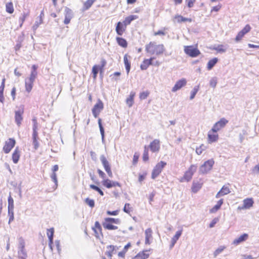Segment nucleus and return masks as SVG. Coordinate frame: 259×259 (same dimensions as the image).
<instances>
[{
    "instance_id": "obj_1",
    "label": "nucleus",
    "mask_w": 259,
    "mask_h": 259,
    "mask_svg": "<svg viewBox=\"0 0 259 259\" xmlns=\"http://www.w3.org/2000/svg\"><path fill=\"white\" fill-rule=\"evenodd\" d=\"M146 52L150 55H160L165 51V48L163 44L157 45L154 41H150L145 46Z\"/></svg>"
},
{
    "instance_id": "obj_2",
    "label": "nucleus",
    "mask_w": 259,
    "mask_h": 259,
    "mask_svg": "<svg viewBox=\"0 0 259 259\" xmlns=\"http://www.w3.org/2000/svg\"><path fill=\"white\" fill-rule=\"evenodd\" d=\"M18 255L19 259H26L27 252L25 249V241L22 237L19 238Z\"/></svg>"
},
{
    "instance_id": "obj_3",
    "label": "nucleus",
    "mask_w": 259,
    "mask_h": 259,
    "mask_svg": "<svg viewBox=\"0 0 259 259\" xmlns=\"http://www.w3.org/2000/svg\"><path fill=\"white\" fill-rule=\"evenodd\" d=\"M214 161L213 159H209L206 161L199 168V172L201 174H205L209 172L212 168Z\"/></svg>"
},
{
    "instance_id": "obj_4",
    "label": "nucleus",
    "mask_w": 259,
    "mask_h": 259,
    "mask_svg": "<svg viewBox=\"0 0 259 259\" xmlns=\"http://www.w3.org/2000/svg\"><path fill=\"white\" fill-rule=\"evenodd\" d=\"M166 165V163L164 161H161L158 163L154 167L152 172L151 178L152 179H155L161 172L162 169Z\"/></svg>"
},
{
    "instance_id": "obj_5",
    "label": "nucleus",
    "mask_w": 259,
    "mask_h": 259,
    "mask_svg": "<svg viewBox=\"0 0 259 259\" xmlns=\"http://www.w3.org/2000/svg\"><path fill=\"white\" fill-rule=\"evenodd\" d=\"M184 52L191 57H196L200 54L199 50L193 46H185Z\"/></svg>"
},
{
    "instance_id": "obj_6",
    "label": "nucleus",
    "mask_w": 259,
    "mask_h": 259,
    "mask_svg": "<svg viewBox=\"0 0 259 259\" xmlns=\"http://www.w3.org/2000/svg\"><path fill=\"white\" fill-rule=\"evenodd\" d=\"M228 123V120L225 118H222L213 125L211 131L213 133H217L221 129L224 128Z\"/></svg>"
},
{
    "instance_id": "obj_7",
    "label": "nucleus",
    "mask_w": 259,
    "mask_h": 259,
    "mask_svg": "<svg viewBox=\"0 0 259 259\" xmlns=\"http://www.w3.org/2000/svg\"><path fill=\"white\" fill-rule=\"evenodd\" d=\"M100 159L109 177L112 178L113 177V175L109 162L104 155H101Z\"/></svg>"
},
{
    "instance_id": "obj_8",
    "label": "nucleus",
    "mask_w": 259,
    "mask_h": 259,
    "mask_svg": "<svg viewBox=\"0 0 259 259\" xmlns=\"http://www.w3.org/2000/svg\"><path fill=\"white\" fill-rule=\"evenodd\" d=\"M16 144V141L14 138H9L8 141L5 142V144L3 147V151L5 153H9L14 148Z\"/></svg>"
},
{
    "instance_id": "obj_9",
    "label": "nucleus",
    "mask_w": 259,
    "mask_h": 259,
    "mask_svg": "<svg viewBox=\"0 0 259 259\" xmlns=\"http://www.w3.org/2000/svg\"><path fill=\"white\" fill-rule=\"evenodd\" d=\"M24 113V106H21L18 110L15 111V120L18 126L21 124L23 120L22 114Z\"/></svg>"
},
{
    "instance_id": "obj_10",
    "label": "nucleus",
    "mask_w": 259,
    "mask_h": 259,
    "mask_svg": "<svg viewBox=\"0 0 259 259\" xmlns=\"http://www.w3.org/2000/svg\"><path fill=\"white\" fill-rule=\"evenodd\" d=\"M103 103L99 100L92 109V113L95 117H97L101 111L103 109Z\"/></svg>"
},
{
    "instance_id": "obj_11",
    "label": "nucleus",
    "mask_w": 259,
    "mask_h": 259,
    "mask_svg": "<svg viewBox=\"0 0 259 259\" xmlns=\"http://www.w3.org/2000/svg\"><path fill=\"white\" fill-rule=\"evenodd\" d=\"M251 30V27L249 24H247L245 26L238 32L235 38V40L237 42L240 41L242 37Z\"/></svg>"
},
{
    "instance_id": "obj_12",
    "label": "nucleus",
    "mask_w": 259,
    "mask_h": 259,
    "mask_svg": "<svg viewBox=\"0 0 259 259\" xmlns=\"http://www.w3.org/2000/svg\"><path fill=\"white\" fill-rule=\"evenodd\" d=\"M65 19L64 23L65 24H68L70 23L71 19L73 17L72 11L68 7L65 8Z\"/></svg>"
},
{
    "instance_id": "obj_13",
    "label": "nucleus",
    "mask_w": 259,
    "mask_h": 259,
    "mask_svg": "<svg viewBox=\"0 0 259 259\" xmlns=\"http://www.w3.org/2000/svg\"><path fill=\"white\" fill-rule=\"evenodd\" d=\"M187 83V80L185 78H182L177 81L171 89L172 92H176L180 90L182 87H184Z\"/></svg>"
},
{
    "instance_id": "obj_14",
    "label": "nucleus",
    "mask_w": 259,
    "mask_h": 259,
    "mask_svg": "<svg viewBox=\"0 0 259 259\" xmlns=\"http://www.w3.org/2000/svg\"><path fill=\"white\" fill-rule=\"evenodd\" d=\"M102 184L107 188H111L113 187L118 186L120 187L121 185L118 182L111 181L109 179H105L102 181Z\"/></svg>"
},
{
    "instance_id": "obj_15",
    "label": "nucleus",
    "mask_w": 259,
    "mask_h": 259,
    "mask_svg": "<svg viewBox=\"0 0 259 259\" xmlns=\"http://www.w3.org/2000/svg\"><path fill=\"white\" fill-rule=\"evenodd\" d=\"M149 147L153 152H158L160 149V141L155 139L150 143Z\"/></svg>"
},
{
    "instance_id": "obj_16",
    "label": "nucleus",
    "mask_w": 259,
    "mask_h": 259,
    "mask_svg": "<svg viewBox=\"0 0 259 259\" xmlns=\"http://www.w3.org/2000/svg\"><path fill=\"white\" fill-rule=\"evenodd\" d=\"M230 193V190L228 186H224L222 189L218 192L215 197L219 198L221 196L227 195Z\"/></svg>"
},
{
    "instance_id": "obj_17",
    "label": "nucleus",
    "mask_w": 259,
    "mask_h": 259,
    "mask_svg": "<svg viewBox=\"0 0 259 259\" xmlns=\"http://www.w3.org/2000/svg\"><path fill=\"white\" fill-rule=\"evenodd\" d=\"M116 248H117V249H118L117 247L115 246L114 245H110L107 246L108 250L106 251L105 253L108 256V257H109L111 259L112 258L113 254L116 253Z\"/></svg>"
},
{
    "instance_id": "obj_18",
    "label": "nucleus",
    "mask_w": 259,
    "mask_h": 259,
    "mask_svg": "<svg viewBox=\"0 0 259 259\" xmlns=\"http://www.w3.org/2000/svg\"><path fill=\"white\" fill-rule=\"evenodd\" d=\"M20 156V152L19 148L17 147L12 154V160L13 162L16 164L18 162Z\"/></svg>"
},
{
    "instance_id": "obj_19",
    "label": "nucleus",
    "mask_w": 259,
    "mask_h": 259,
    "mask_svg": "<svg viewBox=\"0 0 259 259\" xmlns=\"http://www.w3.org/2000/svg\"><path fill=\"white\" fill-rule=\"evenodd\" d=\"M125 28L126 27H125V26L124 25V23H123L121 22H118L117 23V25H116V29H115L117 34L119 35H122L123 32L125 30Z\"/></svg>"
},
{
    "instance_id": "obj_20",
    "label": "nucleus",
    "mask_w": 259,
    "mask_h": 259,
    "mask_svg": "<svg viewBox=\"0 0 259 259\" xmlns=\"http://www.w3.org/2000/svg\"><path fill=\"white\" fill-rule=\"evenodd\" d=\"M182 233V230L178 231L175 235L172 238L171 240V244L170 245V248H172L174 245H175L176 243L178 241V240L179 239L180 237L181 236Z\"/></svg>"
},
{
    "instance_id": "obj_21",
    "label": "nucleus",
    "mask_w": 259,
    "mask_h": 259,
    "mask_svg": "<svg viewBox=\"0 0 259 259\" xmlns=\"http://www.w3.org/2000/svg\"><path fill=\"white\" fill-rule=\"evenodd\" d=\"M254 201L252 198H246L243 200V206L242 208L249 209L252 206Z\"/></svg>"
},
{
    "instance_id": "obj_22",
    "label": "nucleus",
    "mask_w": 259,
    "mask_h": 259,
    "mask_svg": "<svg viewBox=\"0 0 259 259\" xmlns=\"http://www.w3.org/2000/svg\"><path fill=\"white\" fill-rule=\"evenodd\" d=\"M152 230L151 228L146 229L145 231V244L149 245L151 242L150 239L152 238Z\"/></svg>"
},
{
    "instance_id": "obj_23",
    "label": "nucleus",
    "mask_w": 259,
    "mask_h": 259,
    "mask_svg": "<svg viewBox=\"0 0 259 259\" xmlns=\"http://www.w3.org/2000/svg\"><path fill=\"white\" fill-rule=\"evenodd\" d=\"M37 66L35 65H33L32 66V70L31 72V74L30 75V77L28 79V80L34 81L35 78L36 77V76L37 75Z\"/></svg>"
},
{
    "instance_id": "obj_24",
    "label": "nucleus",
    "mask_w": 259,
    "mask_h": 259,
    "mask_svg": "<svg viewBox=\"0 0 259 259\" xmlns=\"http://www.w3.org/2000/svg\"><path fill=\"white\" fill-rule=\"evenodd\" d=\"M150 250H146L143 251L142 252H140L138 253L135 257V259H146L149 256V254L147 253V252L149 251Z\"/></svg>"
},
{
    "instance_id": "obj_25",
    "label": "nucleus",
    "mask_w": 259,
    "mask_h": 259,
    "mask_svg": "<svg viewBox=\"0 0 259 259\" xmlns=\"http://www.w3.org/2000/svg\"><path fill=\"white\" fill-rule=\"evenodd\" d=\"M138 18V17L137 15H130L126 17L123 22L125 27H126L127 25H130L132 21L137 19Z\"/></svg>"
},
{
    "instance_id": "obj_26",
    "label": "nucleus",
    "mask_w": 259,
    "mask_h": 259,
    "mask_svg": "<svg viewBox=\"0 0 259 259\" xmlns=\"http://www.w3.org/2000/svg\"><path fill=\"white\" fill-rule=\"evenodd\" d=\"M248 237V235L247 234H243L241 235L238 238L235 239L233 241V244L235 245H238L242 242L245 241Z\"/></svg>"
},
{
    "instance_id": "obj_27",
    "label": "nucleus",
    "mask_w": 259,
    "mask_h": 259,
    "mask_svg": "<svg viewBox=\"0 0 259 259\" xmlns=\"http://www.w3.org/2000/svg\"><path fill=\"white\" fill-rule=\"evenodd\" d=\"M98 124L101 135L102 142L103 143L105 142V131L104 128L102 124V120L101 118L98 119Z\"/></svg>"
},
{
    "instance_id": "obj_28",
    "label": "nucleus",
    "mask_w": 259,
    "mask_h": 259,
    "mask_svg": "<svg viewBox=\"0 0 259 259\" xmlns=\"http://www.w3.org/2000/svg\"><path fill=\"white\" fill-rule=\"evenodd\" d=\"M223 203V199H221L217 202V204H215L210 210V212L211 213H214L217 211L220 208L222 204Z\"/></svg>"
},
{
    "instance_id": "obj_29",
    "label": "nucleus",
    "mask_w": 259,
    "mask_h": 259,
    "mask_svg": "<svg viewBox=\"0 0 259 259\" xmlns=\"http://www.w3.org/2000/svg\"><path fill=\"white\" fill-rule=\"evenodd\" d=\"M127 57V55L125 54L123 57V61L126 71L128 74L131 69V62L128 60Z\"/></svg>"
},
{
    "instance_id": "obj_30",
    "label": "nucleus",
    "mask_w": 259,
    "mask_h": 259,
    "mask_svg": "<svg viewBox=\"0 0 259 259\" xmlns=\"http://www.w3.org/2000/svg\"><path fill=\"white\" fill-rule=\"evenodd\" d=\"M8 211H14V200L10 193L8 199Z\"/></svg>"
},
{
    "instance_id": "obj_31",
    "label": "nucleus",
    "mask_w": 259,
    "mask_h": 259,
    "mask_svg": "<svg viewBox=\"0 0 259 259\" xmlns=\"http://www.w3.org/2000/svg\"><path fill=\"white\" fill-rule=\"evenodd\" d=\"M135 94H136L135 92H131L130 97L128 98H127V99L126 100V104L128 105V106L130 107H132V106L133 104L134 98L135 96Z\"/></svg>"
},
{
    "instance_id": "obj_32",
    "label": "nucleus",
    "mask_w": 259,
    "mask_h": 259,
    "mask_svg": "<svg viewBox=\"0 0 259 259\" xmlns=\"http://www.w3.org/2000/svg\"><path fill=\"white\" fill-rule=\"evenodd\" d=\"M211 132V131H209L208 134V139L209 142L212 143V142H216L219 138V136L217 134L215 135V134H210Z\"/></svg>"
},
{
    "instance_id": "obj_33",
    "label": "nucleus",
    "mask_w": 259,
    "mask_h": 259,
    "mask_svg": "<svg viewBox=\"0 0 259 259\" xmlns=\"http://www.w3.org/2000/svg\"><path fill=\"white\" fill-rule=\"evenodd\" d=\"M218 61V59L217 58H214L211 60H210L207 63V69L208 70H211L214 66L217 64Z\"/></svg>"
},
{
    "instance_id": "obj_34",
    "label": "nucleus",
    "mask_w": 259,
    "mask_h": 259,
    "mask_svg": "<svg viewBox=\"0 0 259 259\" xmlns=\"http://www.w3.org/2000/svg\"><path fill=\"white\" fill-rule=\"evenodd\" d=\"M116 40L118 43V44L123 47V48H126L127 46V42L126 40L122 37H117L116 38Z\"/></svg>"
},
{
    "instance_id": "obj_35",
    "label": "nucleus",
    "mask_w": 259,
    "mask_h": 259,
    "mask_svg": "<svg viewBox=\"0 0 259 259\" xmlns=\"http://www.w3.org/2000/svg\"><path fill=\"white\" fill-rule=\"evenodd\" d=\"M175 18L177 20L178 23H181L185 21H189L191 22L192 21V19L191 18H185L181 15H176Z\"/></svg>"
},
{
    "instance_id": "obj_36",
    "label": "nucleus",
    "mask_w": 259,
    "mask_h": 259,
    "mask_svg": "<svg viewBox=\"0 0 259 259\" xmlns=\"http://www.w3.org/2000/svg\"><path fill=\"white\" fill-rule=\"evenodd\" d=\"M106 223H113L115 224H119L121 221L119 219H114L112 218H107L105 219Z\"/></svg>"
},
{
    "instance_id": "obj_37",
    "label": "nucleus",
    "mask_w": 259,
    "mask_h": 259,
    "mask_svg": "<svg viewBox=\"0 0 259 259\" xmlns=\"http://www.w3.org/2000/svg\"><path fill=\"white\" fill-rule=\"evenodd\" d=\"M34 81L26 79L25 80V89L27 92H30L32 88Z\"/></svg>"
},
{
    "instance_id": "obj_38",
    "label": "nucleus",
    "mask_w": 259,
    "mask_h": 259,
    "mask_svg": "<svg viewBox=\"0 0 259 259\" xmlns=\"http://www.w3.org/2000/svg\"><path fill=\"white\" fill-rule=\"evenodd\" d=\"M103 227L107 230H116L118 227L116 226L113 225L112 224L104 222L103 223Z\"/></svg>"
},
{
    "instance_id": "obj_39",
    "label": "nucleus",
    "mask_w": 259,
    "mask_h": 259,
    "mask_svg": "<svg viewBox=\"0 0 259 259\" xmlns=\"http://www.w3.org/2000/svg\"><path fill=\"white\" fill-rule=\"evenodd\" d=\"M202 184L199 183L193 182L192 190L194 193H196L201 188Z\"/></svg>"
},
{
    "instance_id": "obj_40",
    "label": "nucleus",
    "mask_w": 259,
    "mask_h": 259,
    "mask_svg": "<svg viewBox=\"0 0 259 259\" xmlns=\"http://www.w3.org/2000/svg\"><path fill=\"white\" fill-rule=\"evenodd\" d=\"M96 0H87L83 5V10H87L92 6Z\"/></svg>"
},
{
    "instance_id": "obj_41",
    "label": "nucleus",
    "mask_w": 259,
    "mask_h": 259,
    "mask_svg": "<svg viewBox=\"0 0 259 259\" xmlns=\"http://www.w3.org/2000/svg\"><path fill=\"white\" fill-rule=\"evenodd\" d=\"M149 66V65L148 64L147 59H145L140 65V68L142 70H145Z\"/></svg>"
},
{
    "instance_id": "obj_42",
    "label": "nucleus",
    "mask_w": 259,
    "mask_h": 259,
    "mask_svg": "<svg viewBox=\"0 0 259 259\" xmlns=\"http://www.w3.org/2000/svg\"><path fill=\"white\" fill-rule=\"evenodd\" d=\"M90 188L97 191L101 196L104 195L103 191L98 186L91 184L90 185Z\"/></svg>"
},
{
    "instance_id": "obj_43",
    "label": "nucleus",
    "mask_w": 259,
    "mask_h": 259,
    "mask_svg": "<svg viewBox=\"0 0 259 259\" xmlns=\"http://www.w3.org/2000/svg\"><path fill=\"white\" fill-rule=\"evenodd\" d=\"M6 11L9 14H12L13 13L14 8L12 3H9L6 4Z\"/></svg>"
},
{
    "instance_id": "obj_44",
    "label": "nucleus",
    "mask_w": 259,
    "mask_h": 259,
    "mask_svg": "<svg viewBox=\"0 0 259 259\" xmlns=\"http://www.w3.org/2000/svg\"><path fill=\"white\" fill-rule=\"evenodd\" d=\"M225 248V246H221L213 252L214 257L215 258L219 254L221 253Z\"/></svg>"
},
{
    "instance_id": "obj_45",
    "label": "nucleus",
    "mask_w": 259,
    "mask_h": 259,
    "mask_svg": "<svg viewBox=\"0 0 259 259\" xmlns=\"http://www.w3.org/2000/svg\"><path fill=\"white\" fill-rule=\"evenodd\" d=\"M99 66L98 65H94L92 68V73L93 74V78L96 79L99 71Z\"/></svg>"
},
{
    "instance_id": "obj_46",
    "label": "nucleus",
    "mask_w": 259,
    "mask_h": 259,
    "mask_svg": "<svg viewBox=\"0 0 259 259\" xmlns=\"http://www.w3.org/2000/svg\"><path fill=\"white\" fill-rule=\"evenodd\" d=\"M198 90H199V86H196L194 88V89L191 92V95L190 97V100H192L195 98V95L197 94V93L198 92Z\"/></svg>"
},
{
    "instance_id": "obj_47",
    "label": "nucleus",
    "mask_w": 259,
    "mask_h": 259,
    "mask_svg": "<svg viewBox=\"0 0 259 259\" xmlns=\"http://www.w3.org/2000/svg\"><path fill=\"white\" fill-rule=\"evenodd\" d=\"M142 158L144 161H146L149 159L148 149L147 148L146 146H145Z\"/></svg>"
},
{
    "instance_id": "obj_48",
    "label": "nucleus",
    "mask_w": 259,
    "mask_h": 259,
    "mask_svg": "<svg viewBox=\"0 0 259 259\" xmlns=\"http://www.w3.org/2000/svg\"><path fill=\"white\" fill-rule=\"evenodd\" d=\"M213 49L220 53H224L226 51V49L224 48L223 45H218L214 47Z\"/></svg>"
},
{
    "instance_id": "obj_49",
    "label": "nucleus",
    "mask_w": 259,
    "mask_h": 259,
    "mask_svg": "<svg viewBox=\"0 0 259 259\" xmlns=\"http://www.w3.org/2000/svg\"><path fill=\"white\" fill-rule=\"evenodd\" d=\"M205 146L202 144L199 147L196 148V152L198 155L202 154V152L205 150Z\"/></svg>"
},
{
    "instance_id": "obj_50",
    "label": "nucleus",
    "mask_w": 259,
    "mask_h": 259,
    "mask_svg": "<svg viewBox=\"0 0 259 259\" xmlns=\"http://www.w3.org/2000/svg\"><path fill=\"white\" fill-rule=\"evenodd\" d=\"M192 176L193 175H192L191 172L187 170L185 173L183 179H185L186 181L188 182L192 179Z\"/></svg>"
},
{
    "instance_id": "obj_51",
    "label": "nucleus",
    "mask_w": 259,
    "mask_h": 259,
    "mask_svg": "<svg viewBox=\"0 0 259 259\" xmlns=\"http://www.w3.org/2000/svg\"><path fill=\"white\" fill-rule=\"evenodd\" d=\"M51 178L52 180V181L55 183V189H56L58 186V181H57V175L56 172H53L51 176Z\"/></svg>"
},
{
    "instance_id": "obj_52",
    "label": "nucleus",
    "mask_w": 259,
    "mask_h": 259,
    "mask_svg": "<svg viewBox=\"0 0 259 259\" xmlns=\"http://www.w3.org/2000/svg\"><path fill=\"white\" fill-rule=\"evenodd\" d=\"M85 202L91 207H93L95 206V202L93 199H91L89 198H87L85 199Z\"/></svg>"
},
{
    "instance_id": "obj_53",
    "label": "nucleus",
    "mask_w": 259,
    "mask_h": 259,
    "mask_svg": "<svg viewBox=\"0 0 259 259\" xmlns=\"http://www.w3.org/2000/svg\"><path fill=\"white\" fill-rule=\"evenodd\" d=\"M32 121L33 122L32 130L33 131H37L38 123L37 122L36 118L35 117H33L32 119Z\"/></svg>"
},
{
    "instance_id": "obj_54",
    "label": "nucleus",
    "mask_w": 259,
    "mask_h": 259,
    "mask_svg": "<svg viewBox=\"0 0 259 259\" xmlns=\"http://www.w3.org/2000/svg\"><path fill=\"white\" fill-rule=\"evenodd\" d=\"M42 22V18H39V19L38 21H36L34 24L32 26V29L34 31L39 26V25L41 24Z\"/></svg>"
},
{
    "instance_id": "obj_55",
    "label": "nucleus",
    "mask_w": 259,
    "mask_h": 259,
    "mask_svg": "<svg viewBox=\"0 0 259 259\" xmlns=\"http://www.w3.org/2000/svg\"><path fill=\"white\" fill-rule=\"evenodd\" d=\"M149 93L148 92H143L140 94V98L141 100H144L147 98Z\"/></svg>"
},
{
    "instance_id": "obj_56",
    "label": "nucleus",
    "mask_w": 259,
    "mask_h": 259,
    "mask_svg": "<svg viewBox=\"0 0 259 259\" xmlns=\"http://www.w3.org/2000/svg\"><path fill=\"white\" fill-rule=\"evenodd\" d=\"M94 228H96V229H98L99 232L101 234V236L103 237V234L102 233V228L99 222L96 221L95 222V227Z\"/></svg>"
},
{
    "instance_id": "obj_57",
    "label": "nucleus",
    "mask_w": 259,
    "mask_h": 259,
    "mask_svg": "<svg viewBox=\"0 0 259 259\" xmlns=\"http://www.w3.org/2000/svg\"><path fill=\"white\" fill-rule=\"evenodd\" d=\"M217 84V79L215 78H212L209 81V85L211 87L214 88Z\"/></svg>"
},
{
    "instance_id": "obj_58",
    "label": "nucleus",
    "mask_w": 259,
    "mask_h": 259,
    "mask_svg": "<svg viewBox=\"0 0 259 259\" xmlns=\"http://www.w3.org/2000/svg\"><path fill=\"white\" fill-rule=\"evenodd\" d=\"M197 169V166L195 165H191L188 170V171L191 173L192 175H193L194 173L196 171Z\"/></svg>"
},
{
    "instance_id": "obj_59",
    "label": "nucleus",
    "mask_w": 259,
    "mask_h": 259,
    "mask_svg": "<svg viewBox=\"0 0 259 259\" xmlns=\"http://www.w3.org/2000/svg\"><path fill=\"white\" fill-rule=\"evenodd\" d=\"M139 157V154L137 153H135L134 155L133 160V164L134 165H135L137 163V162L138 161Z\"/></svg>"
},
{
    "instance_id": "obj_60",
    "label": "nucleus",
    "mask_w": 259,
    "mask_h": 259,
    "mask_svg": "<svg viewBox=\"0 0 259 259\" xmlns=\"http://www.w3.org/2000/svg\"><path fill=\"white\" fill-rule=\"evenodd\" d=\"M48 232H47V235H48V238L49 237H51L52 238H53V236H54V228H50V229H48Z\"/></svg>"
},
{
    "instance_id": "obj_61",
    "label": "nucleus",
    "mask_w": 259,
    "mask_h": 259,
    "mask_svg": "<svg viewBox=\"0 0 259 259\" xmlns=\"http://www.w3.org/2000/svg\"><path fill=\"white\" fill-rule=\"evenodd\" d=\"M27 16H28V14L27 13H23L22 16L20 17L19 21L21 22V24H20V26H22L23 23L25 21V18H26V17Z\"/></svg>"
},
{
    "instance_id": "obj_62",
    "label": "nucleus",
    "mask_w": 259,
    "mask_h": 259,
    "mask_svg": "<svg viewBox=\"0 0 259 259\" xmlns=\"http://www.w3.org/2000/svg\"><path fill=\"white\" fill-rule=\"evenodd\" d=\"M8 215L9 216V223L10 224L14 219V211H8Z\"/></svg>"
},
{
    "instance_id": "obj_63",
    "label": "nucleus",
    "mask_w": 259,
    "mask_h": 259,
    "mask_svg": "<svg viewBox=\"0 0 259 259\" xmlns=\"http://www.w3.org/2000/svg\"><path fill=\"white\" fill-rule=\"evenodd\" d=\"M33 140V145L34 146V148L35 150L37 149L39 147V143L37 141V139H32Z\"/></svg>"
},
{
    "instance_id": "obj_64",
    "label": "nucleus",
    "mask_w": 259,
    "mask_h": 259,
    "mask_svg": "<svg viewBox=\"0 0 259 259\" xmlns=\"http://www.w3.org/2000/svg\"><path fill=\"white\" fill-rule=\"evenodd\" d=\"M195 1L196 0H186V2L187 3V6L190 8L193 7L194 3Z\"/></svg>"
}]
</instances>
